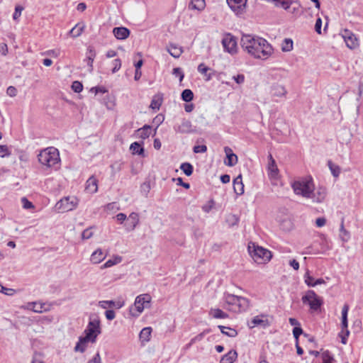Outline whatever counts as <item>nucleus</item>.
<instances>
[{"label":"nucleus","instance_id":"19","mask_svg":"<svg viewBox=\"0 0 363 363\" xmlns=\"http://www.w3.org/2000/svg\"><path fill=\"white\" fill-rule=\"evenodd\" d=\"M45 304L40 302H28L24 308L32 311L35 313H41L48 311L49 309L45 308Z\"/></svg>","mask_w":363,"mask_h":363},{"label":"nucleus","instance_id":"57","mask_svg":"<svg viewBox=\"0 0 363 363\" xmlns=\"http://www.w3.org/2000/svg\"><path fill=\"white\" fill-rule=\"evenodd\" d=\"M99 305L103 308H107L115 306V302L113 301H99Z\"/></svg>","mask_w":363,"mask_h":363},{"label":"nucleus","instance_id":"42","mask_svg":"<svg viewBox=\"0 0 363 363\" xmlns=\"http://www.w3.org/2000/svg\"><path fill=\"white\" fill-rule=\"evenodd\" d=\"M293 4L292 0H278L275 2L274 6L276 7H281L284 10L287 11Z\"/></svg>","mask_w":363,"mask_h":363},{"label":"nucleus","instance_id":"61","mask_svg":"<svg viewBox=\"0 0 363 363\" xmlns=\"http://www.w3.org/2000/svg\"><path fill=\"white\" fill-rule=\"evenodd\" d=\"M91 91L95 94H97L99 93L104 94L107 91V90L104 86H94L91 89Z\"/></svg>","mask_w":363,"mask_h":363},{"label":"nucleus","instance_id":"32","mask_svg":"<svg viewBox=\"0 0 363 363\" xmlns=\"http://www.w3.org/2000/svg\"><path fill=\"white\" fill-rule=\"evenodd\" d=\"M152 132V127L149 125H145L142 128L137 130L138 136L145 140L150 137Z\"/></svg>","mask_w":363,"mask_h":363},{"label":"nucleus","instance_id":"8","mask_svg":"<svg viewBox=\"0 0 363 363\" xmlns=\"http://www.w3.org/2000/svg\"><path fill=\"white\" fill-rule=\"evenodd\" d=\"M303 304L308 305L313 311H318L323 304V298L318 296L313 290H308L302 296Z\"/></svg>","mask_w":363,"mask_h":363},{"label":"nucleus","instance_id":"1","mask_svg":"<svg viewBox=\"0 0 363 363\" xmlns=\"http://www.w3.org/2000/svg\"><path fill=\"white\" fill-rule=\"evenodd\" d=\"M240 44L243 50L255 58L266 60L273 52V48L268 41L257 35H243Z\"/></svg>","mask_w":363,"mask_h":363},{"label":"nucleus","instance_id":"16","mask_svg":"<svg viewBox=\"0 0 363 363\" xmlns=\"http://www.w3.org/2000/svg\"><path fill=\"white\" fill-rule=\"evenodd\" d=\"M268 176L270 179H277L279 176V169L277 166L276 162L271 154L268 156Z\"/></svg>","mask_w":363,"mask_h":363},{"label":"nucleus","instance_id":"56","mask_svg":"<svg viewBox=\"0 0 363 363\" xmlns=\"http://www.w3.org/2000/svg\"><path fill=\"white\" fill-rule=\"evenodd\" d=\"M93 236V232L91 228L85 229L82 233V238L83 240H88Z\"/></svg>","mask_w":363,"mask_h":363},{"label":"nucleus","instance_id":"10","mask_svg":"<svg viewBox=\"0 0 363 363\" xmlns=\"http://www.w3.org/2000/svg\"><path fill=\"white\" fill-rule=\"evenodd\" d=\"M349 311V306L345 304L342 308V322H341V331L339 333L338 336L341 338V342L346 345L347 342V337L350 335V330H348V320L347 314Z\"/></svg>","mask_w":363,"mask_h":363},{"label":"nucleus","instance_id":"58","mask_svg":"<svg viewBox=\"0 0 363 363\" xmlns=\"http://www.w3.org/2000/svg\"><path fill=\"white\" fill-rule=\"evenodd\" d=\"M113 67L112 69V73H116L121 67V60L119 58L115 59L113 61Z\"/></svg>","mask_w":363,"mask_h":363},{"label":"nucleus","instance_id":"41","mask_svg":"<svg viewBox=\"0 0 363 363\" xmlns=\"http://www.w3.org/2000/svg\"><path fill=\"white\" fill-rule=\"evenodd\" d=\"M180 169L183 171V172L187 176L189 177L192 174L194 171V167L189 162H184L181 164Z\"/></svg>","mask_w":363,"mask_h":363},{"label":"nucleus","instance_id":"26","mask_svg":"<svg viewBox=\"0 0 363 363\" xmlns=\"http://www.w3.org/2000/svg\"><path fill=\"white\" fill-rule=\"evenodd\" d=\"M143 143L134 142L131 143L130 150L133 155H138L142 157H145V149L143 146Z\"/></svg>","mask_w":363,"mask_h":363},{"label":"nucleus","instance_id":"52","mask_svg":"<svg viewBox=\"0 0 363 363\" xmlns=\"http://www.w3.org/2000/svg\"><path fill=\"white\" fill-rule=\"evenodd\" d=\"M239 218L235 215H230L227 218V222L230 226L238 225L239 223Z\"/></svg>","mask_w":363,"mask_h":363},{"label":"nucleus","instance_id":"20","mask_svg":"<svg viewBox=\"0 0 363 363\" xmlns=\"http://www.w3.org/2000/svg\"><path fill=\"white\" fill-rule=\"evenodd\" d=\"M312 196L308 199H311L315 203H321L325 198L326 191L324 188H319L316 192H314V187L312 189Z\"/></svg>","mask_w":363,"mask_h":363},{"label":"nucleus","instance_id":"62","mask_svg":"<svg viewBox=\"0 0 363 363\" xmlns=\"http://www.w3.org/2000/svg\"><path fill=\"white\" fill-rule=\"evenodd\" d=\"M321 28H322V19L318 17L316 19L315 24V30L318 33L321 34Z\"/></svg>","mask_w":363,"mask_h":363},{"label":"nucleus","instance_id":"15","mask_svg":"<svg viewBox=\"0 0 363 363\" xmlns=\"http://www.w3.org/2000/svg\"><path fill=\"white\" fill-rule=\"evenodd\" d=\"M174 130L176 133L182 134H188L194 132L191 122L186 118H183L180 124L174 125Z\"/></svg>","mask_w":363,"mask_h":363},{"label":"nucleus","instance_id":"64","mask_svg":"<svg viewBox=\"0 0 363 363\" xmlns=\"http://www.w3.org/2000/svg\"><path fill=\"white\" fill-rule=\"evenodd\" d=\"M87 363H102L99 353L97 352Z\"/></svg>","mask_w":363,"mask_h":363},{"label":"nucleus","instance_id":"55","mask_svg":"<svg viewBox=\"0 0 363 363\" xmlns=\"http://www.w3.org/2000/svg\"><path fill=\"white\" fill-rule=\"evenodd\" d=\"M303 333L301 326L294 327L293 329V335L296 340V342H298L299 336Z\"/></svg>","mask_w":363,"mask_h":363},{"label":"nucleus","instance_id":"39","mask_svg":"<svg viewBox=\"0 0 363 363\" xmlns=\"http://www.w3.org/2000/svg\"><path fill=\"white\" fill-rule=\"evenodd\" d=\"M122 261V257L120 256H116L113 259L107 260L101 267V269H104L106 268L111 267L113 265L119 264Z\"/></svg>","mask_w":363,"mask_h":363},{"label":"nucleus","instance_id":"4","mask_svg":"<svg viewBox=\"0 0 363 363\" xmlns=\"http://www.w3.org/2000/svg\"><path fill=\"white\" fill-rule=\"evenodd\" d=\"M291 186L295 194L307 199L312 196V189L314 185L311 177L301 178L294 181Z\"/></svg>","mask_w":363,"mask_h":363},{"label":"nucleus","instance_id":"22","mask_svg":"<svg viewBox=\"0 0 363 363\" xmlns=\"http://www.w3.org/2000/svg\"><path fill=\"white\" fill-rule=\"evenodd\" d=\"M270 93L272 96L281 97L285 96L287 91L283 85L274 84L271 87Z\"/></svg>","mask_w":363,"mask_h":363},{"label":"nucleus","instance_id":"45","mask_svg":"<svg viewBox=\"0 0 363 363\" xmlns=\"http://www.w3.org/2000/svg\"><path fill=\"white\" fill-rule=\"evenodd\" d=\"M303 279H304V281H305L306 284L308 286H309V287L315 286L314 282L315 281V279L313 277H312L310 274V272L308 270L305 273V274L303 276Z\"/></svg>","mask_w":363,"mask_h":363},{"label":"nucleus","instance_id":"40","mask_svg":"<svg viewBox=\"0 0 363 363\" xmlns=\"http://www.w3.org/2000/svg\"><path fill=\"white\" fill-rule=\"evenodd\" d=\"M181 98L185 102H190L194 99V93L191 89H186L182 92Z\"/></svg>","mask_w":363,"mask_h":363},{"label":"nucleus","instance_id":"23","mask_svg":"<svg viewBox=\"0 0 363 363\" xmlns=\"http://www.w3.org/2000/svg\"><path fill=\"white\" fill-rule=\"evenodd\" d=\"M86 190L90 194H94L98 191V180L94 176L90 177L86 182Z\"/></svg>","mask_w":363,"mask_h":363},{"label":"nucleus","instance_id":"37","mask_svg":"<svg viewBox=\"0 0 363 363\" xmlns=\"http://www.w3.org/2000/svg\"><path fill=\"white\" fill-rule=\"evenodd\" d=\"M340 238L342 242H347L350 238V234L348 230L345 228L344 219L342 220L340 228Z\"/></svg>","mask_w":363,"mask_h":363},{"label":"nucleus","instance_id":"30","mask_svg":"<svg viewBox=\"0 0 363 363\" xmlns=\"http://www.w3.org/2000/svg\"><path fill=\"white\" fill-rule=\"evenodd\" d=\"M89 342H91V340H89V339L86 338V336L79 337V340L75 345L74 350L76 352H80L82 353L84 352L86 350L87 347V344Z\"/></svg>","mask_w":363,"mask_h":363},{"label":"nucleus","instance_id":"28","mask_svg":"<svg viewBox=\"0 0 363 363\" xmlns=\"http://www.w3.org/2000/svg\"><path fill=\"white\" fill-rule=\"evenodd\" d=\"M233 189L235 193L238 196H240L244 194V184L242 181L241 175L234 179Z\"/></svg>","mask_w":363,"mask_h":363},{"label":"nucleus","instance_id":"14","mask_svg":"<svg viewBox=\"0 0 363 363\" xmlns=\"http://www.w3.org/2000/svg\"><path fill=\"white\" fill-rule=\"evenodd\" d=\"M247 0H226L228 5L236 15L242 14L246 7Z\"/></svg>","mask_w":363,"mask_h":363},{"label":"nucleus","instance_id":"18","mask_svg":"<svg viewBox=\"0 0 363 363\" xmlns=\"http://www.w3.org/2000/svg\"><path fill=\"white\" fill-rule=\"evenodd\" d=\"M224 151L226 154V159L225 160V164L228 167H233L238 162V157L233 152V150L229 147H225Z\"/></svg>","mask_w":363,"mask_h":363},{"label":"nucleus","instance_id":"9","mask_svg":"<svg viewBox=\"0 0 363 363\" xmlns=\"http://www.w3.org/2000/svg\"><path fill=\"white\" fill-rule=\"evenodd\" d=\"M79 204V200L75 196H65L61 199L55 205L57 210L67 212L75 209Z\"/></svg>","mask_w":363,"mask_h":363},{"label":"nucleus","instance_id":"54","mask_svg":"<svg viewBox=\"0 0 363 363\" xmlns=\"http://www.w3.org/2000/svg\"><path fill=\"white\" fill-rule=\"evenodd\" d=\"M21 203H22L23 208H25V209H30V208H34V206L32 203V202L28 201L26 197L21 198Z\"/></svg>","mask_w":363,"mask_h":363},{"label":"nucleus","instance_id":"46","mask_svg":"<svg viewBox=\"0 0 363 363\" xmlns=\"http://www.w3.org/2000/svg\"><path fill=\"white\" fill-rule=\"evenodd\" d=\"M161 105L162 99L160 98L154 97L151 101L150 107L155 111H157L160 109Z\"/></svg>","mask_w":363,"mask_h":363},{"label":"nucleus","instance_id":"50","mask_svg":"<svg viewBox=\"0 0 363 363\" xmlns=\"http://www.w3.org/2000/svg\"><path fill=\"white\" fill-rule=\"evenodd\" d=\"M0 292L7 296H13L16 291L13 289L6 288L0 284Z\"/></svg>","mask_w":363,"mask_h":363},{"label":"nucleus","instance_id":"49","mask_svg":"<svg viewBox=\"0 0 363 363\" xmlns=\"http://www.w3.org/2000/svg\"><path fill=\"white\" fill-rule=\"evenodd\" d=\"M172 74L176 77H179V82H182L184 77V74L182 68L175 67L172 70Z\"/></svg>","mask_w":363,"mask_h":363},{"label":"nucleus","instance_id":"60","mask_svg":"<svg viewBox=\"0 0 363 363\" xmlns=\"http://www.w3.org/2000/svg\"><path fill=\"white\" fill-rule=\"evenodd\" d=\"M233 80L238 84H242L245 82V76L242 74H239L233 77Z\"/></svg>","mask_w":363,"mask_h":363},{"label":"nucleus","instance_id":"48","mask_svg":"<svg viewBox=\"0 0 363 363\" xmlns=\"http://www.w3.org/2000/svg\"><path fill=\"white\" fill-rule=\"evenodd\" d=\"M24 8L22 6L17 5L15 7V11L13 13V19L14 21H18L21 15V13Z\"/></svg>","mask_w":363,"mask_h":363},{"label":"nucleus","instance_id":"6","mask_svg":"<svg viewBox=\"0 0 363 363\" xmlns=\"http://www.w3.org/2000/svg\"><path fill=\"white\" fill-rule=\"evenodd\" d=\"M84 333L86 338L89 339L91 342L94 343L96 341L97 336L101 333V320L98 315H90L89 323Z\"/></svg>","mask_w":363,"mask_h":363},{"label":"nucleus","instance_id":"27","mask_svg":"<svg viewBox=\"0 0 363 363\" xmlns=\"http://www.w3.org/2000/svg\"><path fill=\"white\" fill-rule=\"evenodd\" d=\"M167 50L169 55L174 58H179L183 52V49L174 43H170Z\"/></svg>","mask_w":363,"mask_h":363},{"label":"nucleus","instance_id":"3","mask_svg":"<svg viewBox=\"0 0 363 363\" xmlns=\"http://www.w3.org/2000/svg\"><path fill=\"white\" fill-rule=\"evenodd\" d=\"M38 158L43 167L48 168H56L60 162L59 151L54 147H48L41 150L38 155Z\"/></svg>","mask_w":363,"mask_h":363},{"label":"nucleus","instance_id":"31","mask_svg":"<svg viewBox=\"0 0 363 363\" xmlns=\"http://www.w3.org/2000/svg\"><path fill=\"white\" fill-rule=\"evenodd\" d=\"M151 333L152 328L150 327H146L141 330L139 333V338L142 345H145V343L150 341Z\"/></svg>","mask_w":363,"mask_h":363},{"label":"nucleus","instance_id":"43","mask_svg":"<svg viewBox=\"0 0 363 363\" xmlns=\"http://www.w3.org/2000/svg\"><path fill=\"white\" fill-rule=\"evenodd\" d=\"M293 40L291 38H285L281 44L283 52H289L293 49Z\"/></svg>","mask_w":363,"mask_h":363},{"label":"nucleus","instance_id":"7","mask_svg":"<svg viewBox=\"0 0 363 363\" xmlns=\"http://www.w3.org/2000/svg\"><path fill=\"white\" fill-rule=\"evenodd\" d=\"M151 296L148 294H143L138 296L134 305L130 307V311L133 316L138 317L145 308L150 306Z\"/></svg>","mask_w":363,"mask_h":363},{"label":"nucleus","instance_id":"53","mask_svg":"<svg viewBox=\"0 0 363 363\" xmlns=\"http://www.w3.org/2000/svg\"><path fill=\"white\" fill-rule=\"evenodd\" d=\"M194 153H204L207 151V146L205 145H198L193 147Z\"/></svg>","mask_w":363,"mask_h":363},{"label":"nucleus","instance_id":"13","mask_svg":"<svg viewBox=\"0 0 363 363\" xmlns=\"http://www.w3.org/2000/svg\"><path fill=\"white\" fill-rule=\"evenodd\" d=\"M341 35L347 47L350 50H354L359 46V38L351 30L345 29L342 32Z\"/></svg>","mask_w":363,"mask_h":363},{"label":"nucleus","instance_id":"34","mask_svg":"<svg viewBox=\"0 0 363 363\" xmlns=\"http://www.w3.org/2000/svg\"><path fill=\"white\" fill-rule=\"evenodd\" d=\"M218 328L220 329L221 333L228 337H235L238 335V331L234 328L223 325H218Z\"/></svg>","mask_w":363,"mask_h":363},{"label":"nucleus","instance_id":"35","mask_svg":"<svg viewBox=\"0 0 363 363\" xmlns=\"http://www.w3.org/2000/svg\"><path fill=\"white\" fill-rule=\"evenodd\" d=\"M328 166L330 170L332 175L335 178L339 177L341 172V169L340 166L333 163L331 160L328 161Z\"/></svg>","mask_w":363,"mask_h":363},{"label":"nucleus","instance_id":"21","mask_svg":"<svg viewBox=\"0 0 363 363\" xmlns=\"http://www.w3.org/2000/svg\"><path fill=\"white\" fill-rule=\"evenodd\" d=\"M113 33L118 40H125L129 36L130 30L125 27H116L113 30Z\"/></svg>","mask_w":363,"mask_h":363},{"label":"nucleus","instance_id":"29","mask_svg":"<svg viewBox=\"0 0 363 363\" xmlns=\"http://www.w3.org/2000/svg\"><path fill=\"white\" fill-rule=\"evenodd\" d=\"M237 358L238 352L235 350H231L221 357L220 363H234Z\"/></svg>","mask_w":363,"mask_h":363},{"label":"nucleus","instance_id":"36","mask_svg":"<svg viewBox=\"0 0 363 363\" xmlns=\"http://www.w3.org/2000/svg\"><path fill=\"white\" fill-rule=\"evenodd\" d=\"M204 7H205V1L204 0H191L189 5V8L190 9L198 10V11L203 10L204 9Z\"/></svg>","mask_w":363,"mask_h":363},{"label":"nucleus","instance_id":"25","mask_svg":"<svg viewBox=\"0 0 363 363\" xmlns=\"http://www.w3.org/2000/svg\"><path fill=\"white\" fill-rule=\"evenodd\" d=\"M106 257V255L103 252L102 250L98 248L91 255L90 261L93 264H99Z\"/></svg>","mask_w":363,"mask_h":363},{"label":"nucleus","instance_id":"33","mask_svg":"<svg viewBox=\"0 0 363 363\" xmlns=\"http://www.w3.org/2000/svg\"><path fill=\"white\" fill-rule=\"evenodd\" d=\"M210 69H211L208 67L206 66L204 63L199 64L197 67L198 72L206 77V81H210L213 77L214 72L208 73V71H209Z\"/></svg>","mask_w":363,"mask_h":363},{"label":"nucleus","instance_id":"24","mask_svg":"<svg viewBox=\"0 0 363 363\" xmlns=\"http://www.w3.org/2000/svg\"><path fill=\"white\" fill-rule=\"evenodd\" d=\"M208 315L215 319H226L229 315L220 308H211L208 311Z\"/></svg>","mask_w":363,"mask_h":363},{"label":"nucleus","instance_id":"17","mask_svg":"<svg viewBox=\"0 0 363 363\" xmlns=\"http://www.w3.org/2000/svg\"><path fill=\"white\" fill-rule=\"evenodd\" d=\"M140 222L139 214L132 212L128 216V221L125 223L126 230L130 232L135 230Z\"/></svg>","mask_w":363,"mask_h":363},{"label":"nucleus","instance_id":"44","mask_svg":"<svg viewBox=\"0 0 363 363\" xmlns=\"http://www.w3.org/2000/svg\"><path fill=\"white\" fill-rule=\"evenodd\" d=\"M96 56L95 52L90 49L89 50V55H87L86 58L84 60V61L86 62L87 65L89 67V70L91 71L93 69V62L94 60V57Z\"/></svg>","mask_w":363,"mask_h":363},{"label":"nucleus","instance_id":"5","mask_svg":"<svg viewBox=\"0 0 363 363\" xmlns=\"http://www.w3.org/2000/svg\"><path fill=\"white\" fill-rule=\"evenodd\" d=\"M247 249L251 257L257 264L268 262L272 259L271 251L255 245V243H250Z\"/></svg>","mask_w":363,"mask_h":363},{"label":"nucleus","instance_id":"59","mask_svg":"<svg viewBox=\"0 0 363 363\" xmlns=\"http://www.w3.org/2000/svg\"><path fill=\"white\" fill-rule=\"evenodd\" d=\"M119 206L116 202L109 203L105 206L106 211L119 210Z\"/></svg>","mask_w":363,"mask_h":363},{"label":"nucleus","instance_id":"11","mask_svg":"<svg viewBox=\"0 0 363 363\" xmlns=\"http://www.w3.org/2000/svg\"><path fill=\"white\" fill-rule=\"evenodd\" d=\"M268 318L269 315L266 313H260L257 315H255L250 321L247 322V327L250 329H252L256 327L266 329L271 325Z\"/></svg>","mask_w":363,"mask_h":363},{"label":"nucleus","instance_id":"63","mask_svg":"<svg viewBox=\"0 0 363 363\" xmlns=\"http://www.w3.org/2000/svg\"><path fill=\"white\" fill-rule=\"evenodd\" d=\"M105 316L108 320H112L116 317V313L113 310H107L105 311Z\"/></svg>","mask_w":363,"mask_h":363},{"label":"nucleus","instance_id":"47","mask_svg":"<svg viewBox=\"0 0 363 363\" xmlns=\"http://www.w3.org/2000/svg\"><path fill=\"white\" fill-rule=\"evenodd\" d=\"M210 332H211V329L204 330L202 333H199V335L195 336L194 338H192L191 340V342L194 343V342L201 341L204 337V336L206 334L209 333Z\"/></svg>","mask_w":363,"mask_h":363},{"label":"nucleus","instance_id":"12","mask_svg":"<svg viewBox=\"0 0 363 363\" xmlns=\"http://www.w3.org/2000/svg\"><path fill=\"white\" fill-rule=\"evenodd\" d=\"M224 51L234 55L237 53V40L231 33H225L222 39Z\"/></svg>","mask_w":363,"mask_h":363},{"label":"nucleus","instance_id":"2","mask_svg":"<svg viewBox=\"0 0 363 363\" xmlns=\"http://www.w3.org/2000/svg\"><path fill=\"white\" fill-rule=\"evenodd\" d=\"M222 300L223 307L235 313H245L250 308V301L244 296L224 293Z\"/></svg>","mask_w":363,"mask_h":363},{"label":"nucleus","instance_id":"38","mask_svg":"<svg viewBox=\"0 0 363 363\" xmlns=\"http://www.w3.org/2000/svg\"><path fill=\"white\" fill-rule=\"evenodd\" d=\"M84 26L80 23L76 24L69 32V34L73 37H79L83 32Z\"/></svg>","mask_w":363,"mask_h":363},{"label":"nucleus","instance_id":"51","mask_svg":"<svg viewBox=\"0 0 363 363\" xmlns=\"http://www.w3.org/2000/svg\"><path fill=\"white\" fill-rule=\"evenodd\" d=\"M72 90L76 93H80L83 89L82 84L79 81H74L72 84Z\"/></svg>","mask_w":363,"mask_h":363}]
</instances>
